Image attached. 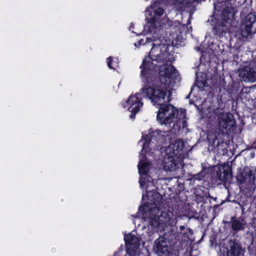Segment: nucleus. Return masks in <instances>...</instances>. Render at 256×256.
Instances as JSON below:
<instances>
[{
    "mask_svg": "<svg viewBox=\"0 0 256 256\" xmlns=\"http://www.w3.org/2000/svg\"><path fill=\"white\" fill-rule=\"evenodd\" d=\"M178 76L176 70L171 64L162 65L160 68L158 78L164 87L145 85L139 92L129 96L123 104L124 108L133 115L138 112L142 107V97H148L154 104H160L170 100L172 90L171 86L178 80Z\"/></svg>",
    "mask_w": 256,
    "mask_h": 256,
    "instance_id": "obj_1",
    "label": "nucleus"
},
{
    "mask_svg": "<svg viewBox=\"0 0 256 256\" xmlns=\"http://www.w3.org/2000/svg\"><path fill=\"white\" fill-rule=\"evenodd\" d=\"M164 10L160 6L158 2H155L152 4L150 7L146 10V20L148 23L144 28V30L147 32L152 34V35L140 39L137 43L134 44L136 47L148 43L152 41H156V38H158V36L160 32V28L162 26V20L160 17L164 14Z\"/></svg>",
    "mask_w": 256,
    "mask_h": 256,
    "instance_id": "obj_2",
    "label": "nucleus"
},
{
    "mask_svg": "<svg viewBox=\"0 0 256 256\" xmlns=\"http://www.w3.org/2000/svg\"><path fill=\"white\" fill-rule=\"evenodd\" d=\"M138 216L151 228L155 230L170 222L171 212L166 209L160 212L156 204H146L139 208Z\"/></svg>",
    "mask_w": 256,
    "mask_h": 256,
    "instance_id": "obj_3",
    "label": "nucleus"
},
{
    "mask_svg": "<svg viewBox=\"0 0 256 256\" xmlns=\"http://www.w3.org/2000/svg\"><path fill=\"white\" fill-rule=\"evenodd\" d=\"M166 135L164 132L152 129L142 134L138 142V145L142 147L140 156L150 159L154 158L159 153L160 143Z\"/></svg>",
    "mask_w": 256,
    "mask_h": 256,
    "instance_id": "obj_4",
    "label": "nucleus"
},
{
    "mask_svg": "<svg viewBox=\"0 0 256 256\" xmlns=\"http://www.w3.org/2000/svg\"><path fill=\"white\" fill-rule=\"evenodd\" d=\"M184 142L179 139L172 140L164 151L162 165L166 171H174L181 164L183 159Z\"/></svg>",
    "mask_w": 256,
    "mask_h": 256,
    "instance_id": "obj_5",
    "label": "nucleus"
},
{
    "mask_svg": "<svg viewBox=\"0 0 256 256\" xmlns=\"http://www.w3.org/2000/svg\"><path fill=\"white\" fill-rule=\"evenodd\" d=\"M174 84H175L171 86L172 90L170 100L160 104H158V105H160V106L157 114V120L162 124H170L177 120L180 121L181 119L182 122H185L184 119L186 117V113L184 110H181L180 113L178 114V110L173 106L164 104V102H168L171 100L172 92L174 90L172 87Z\"/></svg>",
    "mask_w": 256,
    "mask_h": 256,
    "instance_id": "obj_6",
    "label": "nucleus"
},
{
    "mask_svg": "<svg viewBox=\"0 0 256 256\" xmlns=\"http://www.w3.org/2000/svg\"><path fill=\"white\" fill-rule=\"evenodd\" d=\"M150 159L140 156V162L138 164V172L140 174L139 182L142 188L145 189L149 196L150 192L154 190V185L150 180L151 178L147 175L152 169Z\"/></svg>",
    "mask_w": 256,
    "mask_h": 256,
    "instance_id": "obj_7",
    "label": "nucleus"
},
{
    "mask_svg": "<svg viewBox=\"0 0 256 256\" xmlns=\"http://www.w3.org/2000/svg\"><path fill=\"white\" fill-rule=\"evenodd\" d=\"M160 62L148 56L142 60L141 76L145 82L150 83L154 81L156 74L157 66Z\"/></svg>",
    "mask_w": 256,
    "mask_h": 256,
    "instance_id": "obj_8",
    "label": "nucleus"
},
{
    "mask_svg": "<svg viewBox=\"0 0 256 256\" xmlns=\"http://www.w3.org/2000/svg\"><path fill=\"white\" fill-rule=\"evenodd\" d=\"M256 179V168L250 170L248 167L244 168L242 172L237 176V180L242 184H245L246 187L250 190L253 188Z\"/></svg>",
    "mask_w": 256,
    "mask_h": 256,
    "instance_id": "obj_9",
    "label": "nucleus"
},
{
    "mask_svg": "<svg viewBox=\"0 0 256 256\" xmlns=\"http://www.w3.org/2000/svg\"><path fill=\"white\" fill-rule=\"evenodd\" d=\"M218 124L220 130L223 132L231 130L236 126L234 116L230 113H223L220 114L218 117Z\"/></svg>",
    "mask_w": 256,
    "mask_h": 256,
    "instance_id": "obj_10",
    "label": "nucleus"
},
{
    "mask_svg": "<svg viewBox=\"0 0 256 256\" xmlns=\"http://www.w3.org/2000/svg\"><path fill=\"white\" fill-rule=\"evenodd\" d=\"M167 50L168 46L166 45H160V43H155L154 44L148 56L156 60L157 61L166 60L168 56Z\"/></svg>",
    "mask_w": 256,
    "mask_h": 256,
    "instance_id": "obj_11",
    "label": "nucleus"
},
{
    "mask_svg": "<svg viewBox=\"0 0 256 256\" xmlns=\"http://www.w3.org/2000/svg\"><path fill=\"white\" fill-rule=\"evenodd\" d=\"M242 35L246 37L251 32L256 30V15L249 14L245 18L241 27Z\"/></svg>",
    "mask_w": 256,
    "mask_h": 256,
    "instance_id": "obj_12",
    "label": "nucleus"
},
{
    "mask_svg": "<svg viewBox=\"0 0 256 256\" xmlns=\"http://www.w3.org/2000/svg\"><path fill=\"white\" fill-rule=\"evenodd\" d=\"M239 76L246 82H254L256 81V70L250 66H244L238 69Z\"/></svg>",
    "mask_w": 256,
    "mask_h": 256,
    "instance_id": "obj_13",
    "label": "nucleus"
},
{
    "mask_svg": "<svg viewBox=\"0 0 256 256\" xmlns=\"http://www.w3.org/2000/svg\"><path fill=\"white\" fill-rule=\"evenodd\" d=\"M168 242V240L164 238H159L155 241L154 248L158 254L166 256L170 253V249Z\"/></svg>",
    "mask_w": 256,
    "mask_h": 256,
    "instance_id": "obj_14",
    "label": "nucleus"
},
{
    "mask_svg": "<svg viewBox=\"0 0 256 256\" xmlns=\"http://www.w3.org/2000/svg\"><path fill=\"white\" fill-rule=\"evenodd\" d=\"M222 172L220 168L217 175L219 180L222 182H230L232 180V175L230 172V168L228 165L222 166Z\"/></svg>",
    "mask_w": 256,
    "mask_h": 256,
    "instance_id": "obj_15",
    "label": "nucleus"
},
{
    "mask_svg": "<svg viewBox=\"0 0 256 256\" xmlns=\"http://www.w3.org/2000/svg\"><path fill=\"white\" fill-rule=\"evenodd\" d=\"M229 246L226 256H238L242 252V248L238 244L230 242Z\"/></svg>",
    "mask_w": 256,
    "mask_h": 256,
    "instance_id": "obj_16",
    "label": "nucleus"
},
{
    "mask_svg": "<svg viewBox=\"0 0 256 256\" xmlns=\"http://www.w3.org/2000/svg\"><path fill=\"white\" fill-rule=\"evenodd\" d=\"M244 224L243 220L240 221V220H234L232 222V226L234 230H240L243 228Z\"/></svg>",
    "mask_w": 256,
    "mask_h": 256,
    "instance_id": "obj_17",
    "label": "nucleus"
},
{
    "mask_svg": "<svg viewBox=\"0 0 256 256\" xmlns=\"http://www.w3.org/2000/svg\"><path fill=\"white\" fill-rule=\"evenodd\" d=\"M184 1V0H174V2H172V4L174 5L176 8L179 9L181 8L180 5Z\"/></svg>",
    "mask_w": 256,
    "mask_h": 256,
    "instance_id": "obj_18",
    "label": "nucleus"
},
{
    "mask_svg": "<svg viewBox=\"0 0 256 256\" xmlns=\"http://www.w3.org/2000/svg\"><path fill=\"white\" fill-rule=\"evenodd\" d=\"M112 61V57H109L108 58V60H107V64H108V68H113V69H114L115 68H113L112 66L111 65V62Z\"/></svg>",
    "mask_w": 256,
    "mask_h": 256,
    "instance_id": "obj_19",
    "label": "nucleus"
}]
</instances>
